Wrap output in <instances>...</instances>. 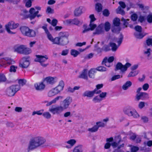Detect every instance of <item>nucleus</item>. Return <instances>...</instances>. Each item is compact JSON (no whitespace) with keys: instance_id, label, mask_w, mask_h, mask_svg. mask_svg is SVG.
<instances>
[{"instance_id":"nucleus-1","label":"nucleus","mask_w":152,"mask_h":152,"mask_svg":"<svg viewBox=\"0 0 152 152\" xmlns=\"http://www.w3.org/2000/svg\"><path fill=\"white\" fill-rule=\"evenodd\" d=\"M58 37L54 38L53 37L50 41L53 44L64 46L67 45L69 42L68 33L61 32L59 33Z\"/></svg>"},{"instance_id":"nucleus-2","label":"nucleus","mask_w":152,"mask_h":152,"mask_svg":"<svg viewBox=\"0 0 152 152\" xmlns=\"http://www.w3.org/2000/svg\"><path fill=\"white\" fill-rule=\"evenodd\" d=\"M45 141V140L43 137L40 136H37L32 138L29 142L27 149L28 152L43 144Z\"/></svg>"},{"instance_id":"nucleus-3","label":"nucleus","mask_w":152,"mask_h":152,"mask_svg":"<svg viewBox=\"0 0 152 152\" xmlns=\"http://www.w3.org/2000/svg\"><path fill=\"white\" fill-rule=\"evenodd\" d=\"M14 51L18 53L25 55L29 54L31 52V49L27 48L26 45H23L15 46L14 47Z\"/></svg>"},{"instance_id":"nucleus-4","label":"nucleus","mask_w":152,"mask_h":152,"mask_svg":"<svg viewBox=\"0 0 152 152\" xmlns=\"http://www.w3.org/2000/svg\"><path fill=\"white\" fill-rule=\"evenodd\" d=\"M20 29L21 33L24 36L30 37H34L36 36L35 31L33 29H30L28 27L22 26L20 28Z\"/></svg>"},{"instance_id":"nucleus-5","label":"nucleus","mask_w":152,"mask_h":152,"mask_svg":"<svg viewBox=\"0 0 152 152\" xmlns=\"http://www.w3.org/2000/svg\"><path fill=\"white\" fill-rule=\"evenodd\" d=\"M20 86L18 85H12L7 89L6 95L8 96H12L20 89Z\"/></svg>"},{"instance_id":"nucleus-6","label":"nucleus","mask_w":152,"mask_h":152,"mask_svg":"<svg viewBox=\"0 0 152 152\" xmlns=\"http://www.w3.org/2000/svg\"><path fill=\"white\" fill-rule=\"evenodd\" d=\"M49 111L53 115H60L64 111L61 105H53L49 109Z\"/></svg>"},{"instance_id":"nucleus-7","label":"nucleus","mask_w":152,"mask_h":152,"mask_svg":"<svg viewBox=\"0 0 152 152\" xmlns=\"http://www.w3.org/2000/svg\"><path fill=\"white\" fill-rule=\"evenodd\" d=\"M36 57L35 61L39 62L43 67H46L48 65V64L46 62L47 60L48 59L46 55H37L36 56Z\"/></svg>"},{"instance_id":"nucleus-8","label":"nucleus","mask_w":152,"mask_h":152,"mask_svg":"<svg viewBox=\"0 0 152 152\" xmlns=\"http://www.w3.org/2000/svg\"><path fill=\"white\" fill-rule=\"evenodd\" d=\"M19 26L18 23H15L13 22H10L6 25L5 26L7 32L9 34H14V33L11 31L10 30L15 29Z\"/></svg>"},{"instance_id":"nucleus-9","label":"nucleus","mask_w":152,"mask_h":152,"mask_svg":"<svg viewBox=\"0 0 152 152\" xmlns=\"http://www.w3.org/2000/svg\"><path fill=\"white\" fill-rule=\"evenodd\" d=\"M131 66V64L129 63H126L125 65H123L120 63H118L116 66L115 71L117 70H120L122 72H124L126 71L128 68L130 67Z\"/></svg>"},{"instance_id":"nucleus-10","label":"nucleus","mask_w":152,"mask_h":152,"mask_svg":"<svg viewBox=\"0 0 152 152\" xmlns=\"http://www.w3.org/2000/svg\"><path fill=\"white\" fill-rule=\"evenodd\" d=\"M124 113L129 116H132L134 118H137L140 117V115L135 110H131L127 109L124 110Z\"/></svg>"},{"instance_id":"nucleus-11","label":"nucleus","mask_w":152,"mask_h":152,"mask_svg":"<svg viewBox=\"0 0 152 152\" xmlns=\"http://www.w3.org/2000/svg\"><path fill=\"white\" fill-rule=\"evenodd\" d=\"M63 98V96H58L50 101L49 102L47 100H45L43 103L47 107H48L52 104H56L59 99L62 100Z\"/></svg>"},{"instance_id":"nucleus-12","label":"nucleus","mask_w":152,"mask_h":152,"mask_svg":"<svg viewBox=\"0 0 152 152\" xmlns=\"http://www.w3.org/2000/svg\"><path fill=\"white\" fill-rule=\"evenodd\" d=\"M29 12L30 14L29 15V18L31 20L34 19L36 16L38 18L41 16L40 14L37 15L39 13V11H36L34 8L33 7L30 9Z\"/></svg>"},{"instance_id":"nucleus-13","label":"nucleus","mask_w":152,"mask_h":152,"mask_svg":"<svg viewBox=\"0 0 152 152\" xmlns=\"http://www.w3.org/2000/svg\"><path fill=\"white\" fill-rule=\"evenodd\" d=\"M29 59V57L23 58L22 62L20 63V66L24 68H27L30 64Z\"/></svg>"},{"instance_id":"nucleus-14","label":"nucleus","mask_w":152,"mask_h":152,"mask_svg":"<svg viewBox=\"0 0 152 152\" xmlns=\"http://www.w3.org/2000/svg\"><path fill=\"white\" fill-rule=\"evenodd\" d=\"M15 63L13 60L8 57H5L0 61V64L5 65L6 64L10 65L13 64Z\"/></svg>"},{"instance_id":"nucleus-15","label":"nucleus","mask_w":152,"mask_h":152,"mask_svg":"<svg viewBox=\"0 0 152 152\" xmlns=\"http://www.w3.org/2000/svg\"><path fill=\"white\" fill-rule=\"evenodd\" d=\"M71 101L72 99L69 96L67 97L63 101V106H62V107L63 108V109L64 110L67 109L68 107L70 102Z\"/></svg>"},{"instance_id":"nucleus-16","label":"nucleus","mask_w":152,"mask_h":152,"mask_svg":"<svg viewBox=\"0 0 152 152\" xmlns=\"http://www.w3.org/2000/svg\"><path fill=\"white\" fill-rule=\"evenodd\" d=\"M104 25L102 23L100 24L96 28L95 31L93 32V34L99 35L104 32Z\"/></svg>"},{"instance_id":"nucleus-17","label":"nucleus","mask_w":152,"mask_h":152,"mask_svg":"<svg viewBox=\"0 0 152 152\" xmlns=\"http://www.w3.org/2000/svg\"><path fill=\"white\" fill-rule=\"evenodd\" d=\"M121 138L120 136H118L114 137V141L111 143V145L113 148L117 147L120 142L121 141Z\"/></svg>"},{"instance_id":"nucleus-18","label":"nucleus","mask_w":152,"mask_h":152,"mask_svg":"<svg viewBox=\"0 0 152 152\" xmlns=\"http://www.w3.org/2000/svg\"><path fill=\"white\" fill-rule=\"evenodd\" d=\"M64 85L63 81L61 80L59 82L58 85L54 88L58 94L63 90Z\"/></svg>"},{"instance_id":"nucleus-19","label":"nucleus","mask_w":152,"mask_h":152,"mask_svg":"<svg viewBox=\"0 0 152 152\" xmlns=\"http://www.w3.org/2000/svg\"><path fill=\"white\" fill-rule=\"evenodd\" d=\"M57 77H46L45 79V81L47 83L53 84L56 82Z\"/></svg>"},{"instance_id":"nucleus-20","label":"nucleus","mask_w":152,"mask_h":152,"mask_svg":"<svg viewBox=\"0 0 152 152\" xmlns=\"http://www.w3.org/2000/svg\"><path fill=\"white\" fill-rule=\"evenodd\" d=\"M88 70L87 69H84L80 73L79 76V77L88 80Z\"/></svg>"},{"instance_id":"nucleus-21","label":"nucleus","mask_w":152,"mask_h":152,"mask_svg":"<svg viewBox=\"0 0 152 152\" xmlns=\"http://www.w3.org/2000/svg\"><path fill=\"white\" fill-rule=\"evenodd\" d=\"M148 96L147 93L144 92H140L137 94L136 95V98L137 100L140 99H143L144 98L148 97Z\"/></svg>"},{"instance_id":"nucleus-22","label":"nucleus","mask_w":152,"mask_h":152,"mask_svg":"<svg viewBox=\"0 0 152 152\" xmlns=\"http://www.w3.org/2000/svg\"><path fill=\"white\" fill-rule=\"evenodd\" d=\"M114 58L113 56H111L108 59L107 57H105L103 60L102 63L103 64L104 63L105 65L106 66L109 67L110 66H107V64H108V63H111L114 60Z\"/></svg>"},{"instance_id":"nucleus-23","label":"nucleus","mask_w":152,"mask_h":152,"mask_svg":"<svg viewBox=\"0 0 152 152\" xmlns=\"http://www.w3.org/2000/svg\"><path fill=\"white\" fill-rule=\"evenodd\" d=\"M83 7L81 6L79 7L76 8L74 11L75 16L78 17L80 16L82 13Z\"/></svg>"},{"instance_id":"nucleus-24","label":"nucleus","mask_w":152,"mask_h":152,"mask_svg":"<svg viewBox=\"0 0 152 152\" xmlns=\"http://www.w3.org/2000/svg\"><path fill=\"white\" fill-rule=\"evenodd\" d=\"M34 86L35 89L37 90H43L45 87V85L43 83H35Z\"/></svg>"},{"instance_id":"nucleus-25","label":"nucleus","mask_w":152,"mask_h":152,"mask_svg":"<svg viewBox=\"0 0 152 152\" xmlns=\"http://www.w3.org/2000/svg\"><path fill=\"white\" fill-rule=\"evenodd\" d=\"M66 23L68 24H72L77 25L80 23L79 21L77 19L75 18L73 19H69L66 20Z\"/></svg>"},{"instance_id":"nucleus-26","label":"nucleus","mask_w":152,"mask_h":152,"mask_svg":"<svg viewBox=\"0 0 152 152\" xmlns=\"http://www.w3.org/2000/svg\"><path fill=\"white\" fill-rule=\"evenodd\" d=\"M58 94V93L54 88H53L48 91L47 95L48 97H53Z\"/></svg>"},{"instance_id":"nucleus-27","label":"nucleus","mask_w":152,"mask_h":152,"mask_svg":"<svg viewBox=\"0 0 152 152\" xmlns=\"http://www.w3.org/2000/svg\"><path fill=\"white\" fill-rule=\"evenodd\" d=\"M42 28L45 30L48 39L50 41L51 38H52L53 36L50 33L48 30L47 28V25L46 24L44 25L42 27Z\"/></svg>"},{"instance_id":"nucleus-28","label":"nucleus","mask_w":152,"mask_h":152,"mask_svg":"<svg viewBox=\"0 0 152 152\" xmlns=\"http://www.w3.org/2000/svg\"><path fill=\"white\" fill-rule=\"evenodd\" d=\"M94 95V93L93 91H86L83 94V96H87L88 97H93Z\"/></svg>"},{"instance_id":"nucleus-29","label":"nucleus","mask_w":152,"mask_h":152,"mask_svg":"<svg viewBox=\"0 0 152 152\" xmlns=\"http://www.w3.org/2000/svg\"><path fill=\"white\" fill-rule=\"evenodd\" d=\"M132 85V82L129 81H127L122 86V88L124 90H126L129 87L131 86Z\"/></svg>"},{"instance_id":"nucleus-30","label":"nucleus","mask_w":152,"mask_h":152,"mask_svg":"<svg viewBox=\"0 0 152 152\" xmlns=\"http://www.w3.org/2000/svg\"><path fill=\"white\" fill-rule=\"evenodd\" d=\"M95 9L98 12L102 11V6L101 4L97 3L95 5Z\"/></svg>"},{"instance_id":"nucleus-31","label":"nucleus","mask_w":152,"mask_h":152,"mask_svg":"<svg viewBox=\"0 0 152 152\" xmlns=\"http://www.w3.org/2000/svg\"><path fill=\"white\" fill-rule=\"evenodd\" d=\"M28 12L26 10L22 11L20 13V15L25 18L29 17V15H28Z\"/></svg>"},{"instance_id":"nucleus-32","label":"nucleus","mask_w":152,"mask_h":152,"mask_svg":"<svg viewBox=\"0 0 152 152\" xmlns=\"http://www.w3.org/2000/svg\"><path fill=\"white\" fill-rule=\"evenodd\" d=\"M109 45L111 47V50L113 51H115L118 48V47L115 43L110 42Z\"/></svg>"},{"instance_id":"nucleus-33","label":"nucleus","mask_w":152,"mask_h":152,"mask_svg":"<svg viewBox=\"0 0 152 152\" xmlns=\"http://www.w3.org/2000/svg\"><path fill=\"white\" fill-rule=\"evenodd\" d=\"M98 129V127L97 125H95L91 128H89L88 129V131L91 132H96Z\"/></svg>"},{"instance_id":"nucleus-34","label":"nucleus","mask_w":152,"mask_h":152,"mask_svg":"<svg viewBox=\"0 0 152 152\" xmlns=\"http://www.w3.org/2000/svg\"><path fill=\"white\" fill-rule=\"evenodd\" d=\"M43 117L47 119H50L51 117V114L48 112H46L42 114Z\"/></svg>"},{"instance_id":"nucleus-35","label":"nucleus","mask_w":152,"mask_h":152,"mask_svg":"<svg viewBox=\"0 0 152 152\" xmlns=\"http://www.w3.org/2000/svg\"><path fill=\"white\" fill-rule=\"evenodd\" d=\"M104 26V29L106 31H107L110 30V25L109 22H105Z\"/></svg>"},{"instance_id":"nucleus-36","label":"nucleus","mask_w":152,"mask_h":152,"mask_svg":"<svg viewBox=\"0 0 152 152\" xmlns=\"http://www.w3.org/2000/svg\"><path fill=\"white\" fill-rule=\"evenodd\" d=\"M17 68L18 67L17 66L11 65L10 67V69L9 70L10 72L12 73H15L16 71Z\"/></svg>"},{"instance_id":"nucleus-37","label":"nucleus","mask_w":152,"mask_h":152,"mask_svg":"<svg viewBox=\"0 0 152 152\" xmlns=\"http://www.w3.org/2000/svg\"><path fill=\"white\" fill-rule=\"evenodd\" d=\"M70 53L71 55L73 56L74 57H76L80 54V53L78 51L74 49L72 50H71Z\"/></svg>"},{"instance_id":"nucleus-38","label":"nucleus","mask_w":152,"mask_h":152,"mask_svg":"<svg viewBox=\"0 0 152 152\" xmlns=\"http://www.w3.org/2000/svg\"><path fill=\"white\" fill-rule=\"evenodd\" d=\"M113 23L115 26H119L120 24V19L118 18H115L113 20Z\"/></svg>"},{"instance_id":"nucleus-39","label":"nucleus","mask_w":152,"mask_h":152,"mask_svg":"<svg viewBox=\"0 0 152 152\" xmlns=\"http://www.w3.org/2000/svg\"><path fill=\"white\" fill-rule=\"evenodd\" d=\"M72 152H83L81 146H78L75 147L73 150Z\"/></svg>"},{"instance_id":"nucleus-40","label":"nucleus","mask_w":152,"mask_h":152,"mask_svg":"<svg viewBox=\"0 0 152 152\" xmlns=\"http://www.w3.org/2000/svg\"><path fill=\"white\" fill-rule=\"evenodd\" d=\"M95 73L93 69H91L89 71H88L89 77L91 78H93L94 77Z\"/></svg>"},{"instance_id":"nucleus-41","label":"nucleus","mask_w":152,"mask_h":152,"mask_svg":"<svg viewBox=\"0 0 152 152\" xmlns=\"http://www.w3.org/2000/svg\"><path fill=\"white\" fill-rule=\"evenodd\" d=\"M117 13L121 14L122 15H124L125 14V12L121 8V7H118L117 9L116 10Z\"/></svg>"},{"instance_id":"nucleus-42","label":"nucleus","mask_w":152,"mask_h":152,"mask_svg":"<svg viewBox=\"0 0 152 152\" xmlns=\"http://www.w3.org/2000/svg\"><path fill=\"white\" fill-rule=\"evenodd\" d=\"M6 80L5 76L3 74L0 73V83L5 82Z\"/></svg>"},{"instance_id":"nucleus-43","label":"nucleus","mask_w":152,"mask_h":152,"mask_svg":"<svg viewBox=\"0 0 152 152\" xmlns=\"http://www.w3.org/2000/svg\"><path fill=\"white\" fill-rule=\"evenodd\" d=\"M83 30L82 31V33H85L87 32L90 30L89 27H88L86 25H84L83 26Z\"/></svg>"},{"instance_id":"nucleus-44","label":"nucleus","mask_w":152,"mask_h":152,"mask_svg":"<svg viewBox=\"0 0 152 152\" xmlns=\"http://www.w3.org/2000/svg\"><path fill=\"white\" fill-rule=\"evenodd\" d=\"M76 142V141L74 139H71L67 141L66 143L70 145L71 146H73Z\"/></svg>"},{"instance_id":"nucleus-45","label":"nucleus","mask_w":152,"mask_h":152,"mask_svg":"<svg viewBox=\"0 0 152 152\" xmlns=\"http://www.w3.org/2000/svg\"><path fill=\"white\" fill-rule=\"evenodd\" d=\"M102 100L100 96H96L93 99V101L95 102H99Z\"/></svg>"},{"instance_id":"nucleus-46","label":"nucleus","mask_w":152,"mask_h":152,"mask_svg":"<svg viewBox=\"0 0 152 152\" xmlns=\"http://www.w3.org/2000/svg\"><path fill=\"white\" fill-rule=\"evenodd\" d=\"M138 72L136 71H132L131 72L128 76V77H134L138 74Z\"/></svg>"},{"instance_id":"nucleus-47","label":"nucleus","mask_w":152,"mask_h":152,"mask_svg":"<svg viewBox=\"0 0 152 152\" xmlns=\"http://www.w3.org/2000/svg\"><path fill=\"white\" fill-rule=\"evenodd\" d=\"M89 28L90 30L93 31L96 27V25L92 23H90L89 25Z\"/></svg>"},{"instance_id":"nucleus-48","label":"nucleus","mask_w":152,"mask_h":152,"mask_svg":"<svg viewBox=\"0 0 152 152\" xmlns=\"http://www.w3.org/2000/svg\"><path fill=\"white\" fill-rule=\"evenodd\" d=\"M96 70L98 71L102 72L106 71V69L104 66H100L97 67Z\"/></svg>"},{"instance_id":"nucleus-49","label":"nucleus","mask_w":152,"mask_h":152,"mask_svg":"<svg viewBox=\"0 0 152 152\" xmlns=\"http://www.w3.org/2000/svg\"><path fill=\"white\" fill-rule=\"evenodd\" d=\"M122 76H120L119 75H117L113 76L111 79V81L115 80L116 79L121 78Z\"/></svg>"},{"instance_id":"nucleus-50","label":"nucleus","mask_w":152,"mask_h":152,"mask_svg":"<svg viewBox=\"0 0 152 152\" xmlns=\"http://www.w3.org/2000/svg\"><path fill=\"white\" fill-rule=\"evenodd\" d=\"M18 82L20 86H23L25 84L26 80L24 79H20L18 80Z\"/></svg>"},{"instance_id":"nucleus-51","label":"nucleus","mask_w":152,"mask_h":152,"mask_svg":"<svg viewBox=\"0 0 152 152\" xmlns=\"http://www.w3.org/2000/svg\"><path fill=\"white\" fill-rule=\"evenodd\" d=\"M147 45L152 46V38H149L146 41Z\"/></svg>"},{"instance_id":"nucleus-52","label":"nucleus","mask_w":152,"mask_h":152,"mask_svg":"<svg viewBox=\"0 0 152 152\" xmlns=\"http://www.w3.org/2000/svg\"><path fill=\"white\" fill-rule=\"evenodd\" d=\"M58 23V21L57 19H53L52 20V22H51V24L53 26H56Z\"/></svg>"},{"instance_id":"nucleus-53","label":"nucleus","mask_w":152,"mask_h":152,"mask_svg":"<svg viewBox=\"0 0 152 152\" xmlns=\"http://www.w3.org/2000/svg\"><path fill=\"white\" fill-rule=\"evenodd\" d=\"M135 35L137 38L138 39L142 38L144 36L142 34L140 33H135Z\"/></svg>"},{"instance_id":"nucleus-54","label":"nucleus","mask_w":152,"mask_h":152,"mask_svg":"<svg viewBox=\"0 0 152 152\" xmlns=\"http://www.w3.org/2000/svg\"><path fill=\"white\" fill-rule=\"evenodd\" d=\"M151 50L150 48H148L146 51H144V53L145 54H147L148 57H149L151 55Z\"/></svg>"},{"instance_id":"nucleus-55","label":"nucleus","mask_w":152,"mask_h":152,"mask_svg":"<svg viewBox=\"0 0 152 152\" xmlns=\"http://www.w3.org/2000/svg\"><path fill=\"white\" fill-rule=\"evenodd\" d=\"M105 125V124L104 123L100 122H97L96 123V125H97V126L98 127V128L99 127H103Z\"/></svg>"},{"instance_id":"nucleus-56","label":"nucleus","mask_w":152,"mask_h":152,"mask_svg":"<svg viewBox=\"0 0 152 152\" xmlns=\"http://www.w3.org/2000/svg\"><path fill=\"white\" fill-rule=\"evenodd\" d=\"M69 53V50L66 49L62 51L61 53V55L63 56L67 55Z\"/></svg>"},{"instance_id":"nucleus-57","label":"nucleus","mask_w":152,"mask_h":152,"mask_svg":"<svg viewBox=\"0 0 152 152\" xmlns=\"http://www.w3.org/2000/svg\"><path fill=\"white\" fill-rule=\"evenodd\" d=\"M110 14L109 11L105 9L104 10L103 12V14L105 16H108Z\"/></svg>"},{"instance_id":"nucleus-58","label":"nucleus","mask_w":152,"mask_h":152,"mask_svg":"<svg viewBox=\"0 0 152 152\" xmlns=\"http://www.w3.org/2000/svg\"><path fill=\"white\" fill-rule=\"evenodd\" d=\"M139 149V148L137 146H133L131 148L132 152H136L138 151Z\"/></svg>"},{"instance_id":"nucleus-59","label":"nucleus","mask_w":152,"mask_h":152,"mask_svg":"<svg viewBox=\"0 0 152 152\" xmlns=\"http://www.w3.org/2000/svg\"><path fill=\"white\" fill-rule=\"evenodd\" d=\"M147 20L149 23L152 22V15H149L147 17Z\"/></svg>"},{"instance_id":"nucleus-60","label":"nucleus","mask_w":152,"mask_h":152,"mask_svg":"<svg viewBox=\"0 0 152 152\" xmlns=\"http://www.w3.org/2000/svg\"><path fill=\"white\" fill-rule=\"evenodd\" d=\"M107 94V93L106 92H102L100 94L99 96L102 99L106 97Z\"/></svg>"},{"instance_id":"nucleus-61","label":"nucleus","mask_w":152,"mask_h":152,"mask_svg":"<svg viewBox=\"0 0 152 152\" xmlns=\"http://www.w3.org/2000/svg\"><path fill=\"white\" fill-rule=\"evenodd\" d=\"M135 30L137 31L140 32L142 31V28L140 26H137L135 27Z\"/></svg>"},{"instance_id":"nucleus-62","label":"nucleus","mask_w":152,"mask_h":152,"mask_svg":"<svg viewBox=\"0 0 152 152\" xmlns=\"http://www.w3.org/2000/svg\"><path fill=\"white\" fill-rule=\"evenodd\" d=\"M145 104L144 102H141L138 104V107L142 109L145 106Z\"/></svg>"},{"instance_id":"nucleus-63","label":"nucleus","mask_w":152,"mask_h":152,"mask_svg":"<svg viewBox=\"0 0 152 152\" xmlns=\"http://www.w3.org/2000/svg\"><path fill=\"white\" fill-rule=\"evenodd\" d=\"M31 1L30 0H28L26 2V6L27 7H30L31 6Z\"/></svg>"},{"instance_id":"nucleus-64","label":"nucleus","mask_w":152,"mask_h":152,"mask_svg":"<svg viewBox=\"0 0 152 152\" xmlns=\"http://www.w3.org/2000/svg\"><path fill=\"white\" fill-rule=\"evenodd\" d=\"M144 144L145 145H147L149 147H151L152 146V141L149 140L147 142H144Z\"/></svg>"}]
</instances>
